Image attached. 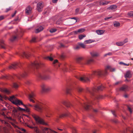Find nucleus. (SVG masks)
<instances>
[{
  "mask_svg": "<svg viewBox=\"0 0 133 133\" xmlns=\"http://www.w3.org/2000/svg\"><path fill=\"white\" fill-rule=\"evenodd\" d=\"M108 70H109L111 71H115V69L114 68H112L110 66L108 65L105 67L104 71L98 70L97 71H94L92 73V75H105L107 73V71Z\"/></svg>",
  "mask_w": 133,
  "mask_h": 133,
  "instance_id": "1",
  "label": "nucleus"
},
{
  "mask_svg": "<svg viewBox=\"0 0 133 133\" xmlns=\"http://www.w3.org/2000/svg\"><path fill=\"white\" fill-rule=\"evenodd\" d=\"M1 122L5 124V127H3L0 126V131H3V133H9V130L11 128V126L8 122L2 119L0 120Z\"/></svg>",
  "mask_w": 133,
  "mask_h": 133,
  "instance_id": "2",
  "label": "nucleus"
},
{
  "mask_svg": "<svg viewBox=\"0 0 133 133\" xmlns=\"http://www.w3.org/2000/svg\"><path fill=\"white\" fill-rule=\"evenodd\" d=\"M9 100L13 103L16 105H20L21 104L23 105L22 101L17 99L14 95L10 97Z\"/></svg>",
  "mask_w": 133,
  "mask_h": 133,
  "instance_id": "3",
  "label": "nucleus"
},
{
  "mask_svg": "<svg viewBox=\"0 0 133 133\" xmlns=\"http://www.w3.org/2000/svg\"><path fill=\"white\" fill-rule=\"evenodd\" d=\"M34 107L35 110L40 112H42L43 109L46 108L44 104L40 102L37 103Z\"/></svg>",
  "mask_w": 133,
  "mask_h": 133,
  "instance_id": "4",
  "label": "nucleus"
},
{
  "mask_svg": "<svg viewBox=\"0 0 133 133\" xmlns=\"http://www.w3.org/2000/svg\"><path fill=\"white\" fill-rule=\"evenodd\" d=\"M2 115H4L5 118H8V117H7L6 115L4 114V112L2 113ZM9 122L15 128H18V126L16 125L18 123L15 120L12 119L11 118H9Z\"/></svg>",
  "mask_w": 133,
  "mask_h": 133,
  "instance_id": "5",
  "label": "nucleus"
},
{
  "mask_svg": "<svg viewBox=\"0 0 133 133\" xmlns=\"http://www.w3.org/2000/svg\"><path fill=\"white\" fill-rule=\"evenodd\" d=\"M34 117L35 120L37 123L46 125H48L47 123H45L43 119L40 118L38 116L35 115Z\"/></svg>",
  "mask_w": 133,
  "mask_h": 133,
  "instance_id": "6",
  "label": "nucleus"
},
{
  "mask_svg": "<svg viewBox=\"0 0 133 133\" xmlns=\"http://www.w3.org/2000/svg\"><path fill=\"white\" fill-rule=\"evenodd\" d=\"M41 64V63L40 61L36 60L33 63H31L30 65V67L31 68H37L40 66Z\"/></svg>",
  "mask_w": 133,
  "mask_h": 133,
  "instance_id": "7",
  "label": "nucleus"
},
{
  "mask_svg": "<svg viewBox=\"0 0 133 133\" xmlns=\"http://www.w3.org/2000/svg\"><path fill=\"white\" fill-rule=\"evenodd\" d=\"M24 31L22 30H21L20 31V33H18L16 36H13L10 39L11 41H13L16 40L17 38H19L21 37L23 35V33L24 32Z\"/></svg>",
  "mask_w": 133,
  "mask_h": 133,
  "instance_id": "8",
  "label": "nucleus"
},
{
  "mask_svg": "<svg viewBox=\"0 0 133 133\" xmlns=\"http://www.w3.org/2000/svg\"><path fill=\"white\" fill-rule=\"evenodd\" d=\"M36 96V94L33 92H31V93L29 95V99L30 102L32 103H35V97Z\"/></svg>",
  "mask_w": 133,
  "mask_h": 133,
  "instance_id": "9",
  "label": "nucleus"
},
{
  "mask_svg": "<svg viewBox=\"0 0 133 133\" xmlns=\"http://www.w3.org/2000/svg\"><path fill=\"white\" fill-rule=\"evenodd\" d=\"M41 90L43 92H48L50 90V88L44 84H42L41 85Z\"/></svg>",
  "mask_w": 133,
  "mask_h": 133,
  "instance_id": "10",
  "label": "nucleus"
},
{
  "mask_svg": "<svg viewBox=\"0 0 133 133\" xmlns=\"http://www.w3.org/2000/svg\"><path fill=\"white\" fill-rule=\"evenodd\" d=\"M37 11L39 12L42 11L43 5L42 2H39L38 3L37 5Z\"/></svg>",
  "mask_w": 133,
  "mask_h": 133,
  "instance_id": "11",
  "label": "nucleus"
},
{
  "mask_svg": "<svg viewBox=\"0 0 133 133\" xmlns=\"http://www.w3.org/2000/svg\"><path fill=\"white\" fill-rule=\"evenodd\" d=\"M92 102L90 101L86 103H84L83 105V106L86 110L89 109L91 106L90 104Z\"/></svg>",
  "mask_w": 133,
  "mask_h": 133,
  "instance_id": "12",
  "label": "nucleus"
},
{
  "mask_svg": "<svg viewBox=\"0 0 133 133\" xmlns=\"http://www.w3.org/2000/svg\"><path fill=\"white\" fill-rule=\"evenodd\" d=\"M46 116L47 117H50L53 115V112L49 109H46Z\"/></svg>",
  "mask_w": 133,
  "mask_h": 133,
  "instance_id": "13",
  "label": "nucleus"
},
{
  "mask_svg": "<svg viewBox=\"0 0 133 133\" xmlns=\"http://www.w3.org/2000/svg\"><path fill=\"white\" fill-rule=\"evenodd\" d=\"M85 31V29L84 28H81L77 30L73 31V32L75 34H77L81 33Z\"/></svg>",
  "mask_w": 133,
  "mask_h": 133,
  "instance_id": "14",
  "label": "nucleus"
},
{
  "mask_svg": "<svg viewBox=\"0 0 133 133\" xmlns=\"http://www.w3.org/2000/svg\"><path fill=\"white\" fill-rule=\"evenodd\" d=\"M79 79L80 81L83 82H87L89 81V79L85 76L80 77Z\"/></svg>",
  "mask_w": 133,
  "mask_h": 133,
  "instance_id": "15",
  "label": "nucleus"
},
{
  "mask_svg": "<svg viewBox=\"0 0 133 133\" xmlns=\"http://www.w3.org/2000/svg\"><path fill=\"white\" fill-rule=\"evenodd\" d=\"M32 9L31 7L29 6L27 7L25 10V13L26 14L29 15L31 13Z\"/></svg>",
  "mask_w": 133,
  "mask_h": 133,
  "instance_id": "16",
  "label": "nucleus"
},
{
  "mask_svg": "<svg viewBox=\"0 0 133 133\" xmlns=\"http://www.w3.org/2000/svg\"><path fill=\"white\" fill-rule=\"evenodd\" d=\"M132 75V72L130 70L127 71L125 75V77L126 78H131Z\"/></svg>",
  "mask_w": 133,
  "mask_h": 133,
  "instance_id": "17",
  "label": "nucleus"
},
{
  "mask_svg": "<svg viewBox=\"0 0 133 133\" xmlns=\"http://www.w3.org/2000/svg\"><path fill=\"white\" fill-rule=\"evenodd\" d=\"M104 87L102 85H101L98 87L97 88H94L92 89V91L94 92H96L97 90H102L104 88Z\"/></svg>",
  "mask_w": 133,
  "mask_h": 133,
  "instance_id": "18",
  "label": "nucleus"
},
{
  "mask_svg": "<svg viewBox=\"0 0 133 133\" xmlns=\"http://www.w3.org/2000/svg\"><path fill=\"white\" fill-rule=\"evenodd\" d=\"M19 66V63H18L17 62L14 63V64H12L9 66V68L10 69L12 68L15 69L16 67L17 66Z\"/></svg>",
  "mask_w": 133,
  "mask_h": 133,
  "instance_id": "19",
  "label": "nucleus"
},
{
  "mask_svg": "<svg viewBox=\"0 0 133 133\" xmlns=\"http://www.w3.org/2000/svg\"><path fill=\"white\" fill-rule=\"evenodd\" d=\"M44 130L47 133H57L55 131L46 128H44Z\"/></svg>",
  "mask_w": 133,
  "mask_h": 133,
  "instance_id": "20",
  "label": "nucleus"
},
{
  "mask_svg": "<svg viewBox=\"0 0 133 133\" xmlns=\"http://www.w3.org/2000/svg\"><path fill=\"white\" fill-rule=\"evenodd\" d=\"M28 126L31 129H34V130L37 133H40V131L39 130L38 128L37 127H36L32 126L30 125H28Z\"/></svg>",
  "mask_w": 133,
  "mask_h": 133,
  "instance_id": "21",
  "label": "nucleus"
},
{
  "mask_svg": "<svg viewBox=\"0 0 133 133\" xmlns=\"http://www.w3.org/2000/svg\"><path fill=\"white\" fill-rule=\"evenodd\" d=\"M128 89V87L127 85H124L121 87L120 89V90L124 91H127Z\"/></svg>",
  "mask_w": 133,
  "mask_h": 133,
  "instance_id": "22",
  "label": "nucleus"
},
{
  "mask_svg": "<svg viewBox=\"0 0 133 133\" xmlns=\"http://www.w3.org/2000/svg\"><path fill=\"white\" fill-rule=\"evenodd\" d=\"M105 32L104 30H98L96 31V32L98 35H101L103 34Z\"/></svg>",
  "mask_w": 133,
  "mask_h": 133,
  "instance_id": "23",
  "label": "nucleus"
},
{
  "mask_svg": "<svg viewBox=\"0 0 133 133\" xmlns=\"http://www.w3.org/2000/svg\"><path fill=\"white\" fill-rule=\"evenodd\" d=\"M21 56L23 57L28 58L30 56V55L28 53L23 52L21 55Z\"/></svg>",
  "mask_w": 133,
  "mask_h": 133,
  "instance_id": "24",
  "label": "nucleus"
},
{
  "mask_svg": "<svg viewBox=\"0 0 133 133\" xmlns=\"http://www.w3.org/2000/svg\"><path fill=\"white\" fill-rule=\"evenodd\" d=\"M43 29V28L41 26H40L38 27V28L36 29V33H38L40 31H42Z\"/></svg>",
  "mask_w": 133,
  "mask_h": 133,
  "instance_id": "25",
  "label": "nucleus"
},
{
  "mask_svg": "<svg viewBox=\"0 0 133 133\" xmlns=\"http://www.w3.org/2000/svg\"><path fill=\"white\" fill-rule=\"evenodd\" d=\"M91 55L93 57H96L99 55V54L97 52H92L90 53Z\"/></svg>",
  "mask_w": 133,
  "mask_h": 133,
  "instance_id": "26",
  "label": "nucleus"
},
{
  "mask_svg": "<svg viewBox=\"0 0 133 133\" xmlns=\"http://www.w3.org/2000/svg\"><path fill=\"white\" fill-rule=\"evenodd\" d=\"M117 8V6L112 5L110 6L108 8V9H111L112 10H114Z\"/></svg>",
  "mask_w": 133,
  "mask_h": 133,
  "instance_id": "27",
  "label": "nucleus"
},
{
  "mask_svg": "<svg viewBox=\"0 0 133 133\" xmlns=\"http://www.w3.org/2000/svg\"><path fill=\"white\" fill-rule=\"evenodd\" d=\"M69 113L68 112L65 114H62L60 115L59 117L61 118L69 116Z\"/></svg>",
  "mask_w": 133,
  "mask_h": 133,
  "instance_id": "28",
  "label": "nucleus"
},
{
  "mask_svg": "<svg viewBox=\"0 0 133 133\" xmlns=\"http://www.w3.org/2000/svg\"><path fill=\"white\" fill-rule=\"evenodd\" d=\"M28 75V72L27 71H24L21 75V76L22 77H24Z\"/></svg>",
  "mask_w": 133,
  "mask_h": 133,
  "instance_id": "29",
  "label": "nucleus"
},
{
  "mask_svg": "<svg viewBox=\"0 0 133 133\" xmlns=\"http://www.w3.org/2000/svg\"><path fill=\"white\" fill-rule=\"evenodd\" d=\"M84 59V58L82 57H79L77 58L76 61L78 62H80Z\"/></svg>",
  "mask_w": 133,
  "mask_h": 133,
  "instance_id": "30",
  "label": "nucleus"
},
{
  "mask_svg": "<svg viewBox=\"0 0 133 133\" xmlns=\"http://www.w3.org/2000/svg\"><path fill=\"white\" fill-rule=\"evenodd\" d=\"M12 87L13 88L15 89H17L19 85L17 83L14 82L13 83Z\"/></svg>",
  "mask_w": 133,
  "mask_h": 133,
  "instance_id": "31",
  "label": "nucleus"
},
{
  "mask_svg": "<svg viewBox=\"0 0 133 133\" xmlns=\"http://www.w3.org/2000/svg\"><path fill=\"white\" fill-rule=\"evenodd\" d=\"M116 44L118 46H122L124 44V43L123 42H116Z\"/></svg>",
  "mask_w": 133,
  "mask_h": 133,
  "instance_id": "32",
  "label": "nucleus"
},
{
  "mask_svg": "<svg viewBox=\"0 0 133 133\" xmlns=\"http://www.w3.org/2000/svg\"><path fill=\"white\" fill-rule=\"evenodd\" d=\"M94 61V59L92 58H90L88 59L87 61V63L89 64L92 62Z\"/></svg>",
  "mask_w": 133,
  "mask_h": 133,
  "instance_id": "33",
  "label": "nucleus"
},
{
  "mask_svg": "<svg viewBox=\"0 0 133 133\" xmlns=\"http://www.w3.org/2000/svg\"><path fill=\"white\" fill-rule=\"evenodd\" d=\"M0 42L1 43V47L3 48H5V46L4 44V42L3 41L1 40L0 41Z\"/></svg>",
  "mask_w": 133,
  "mask_h": 133,
  "instance_id": "34",
  "label": "nucleus"
},
{
  "mask_svg": "<svg viewBox=\"0 0 133 133\" xmlns=\"http://www.w3.org/2000/svg\"><path fill=\"white\" fill-rule=\"evenodd\" d=\"M120 23L118 22H115L114 23V26L115 27H118L120 26Z\"/></svg>",
  "mask_w": 133,
  "mask_h": 133,
  "instance_id": "35",
  "label": "nucleus"
},
{
  "mask_svg": "<svg viewBox=\"0 0 133 133\" xmlns=\"http://www.w3.org/2000/svg\"><path fill=\"white\" fill-rule=\"evenodd\" d=\"M127 15L128 17H133V11H132L129 12L127 14Z\"/></svg>",
  "mask_w": 133,
  "mask_h": 133,
  "instance_id": "36",
  "label": "nucleus"
},
{
  "mask_svg": "<svg viewBox=\"0 0 133 133\" xmlns=\"http://www.w3.org/2000/svg\"><path fill=\"white\" fill-rule=\"evenodd\" d=\"M77 89V90L78 92L79 93L81 92L83 90V89H82V88L79 87H78Z\"/></svg>",
  "mask_w": 133,
  "mask_h": 133,
  "instance_id": "37",
  "label": "nucleus"
},
{
  "mask_svg": "<svg viewBox=\"0 0 133 133\" xmlns=\"http://www.w3.org/2000/svg\"><path fill=\"white\" fill-rule=\"evenodd\" d=\"M3 91L7 94H9L10 93L9 91L6 89H3Z\"/></svg>",
  "mask_w": 133,
  "mask_h": 133,
  "instance_id": "38",
  "label": "nucleus"
},
{
  "mask_svg": "<svg viewBox=\"0 0 133 133\" xmlns=\"http://www.w3.org/2000/svg\"><path fill=\"white\" fill-rule=\"evenodd\" d=\"M85 36L86 35H79L78 37L81 40L84 37H85Z\"/></svg>",
  "mask_w": 133,
  "mask_h": 133,
  "instance_id": "39",
  "label": "nucleus"
},
{
  "mask_svg": "<svg viewBox=\"0 0 133 133\" xmlns=\"http://www.w3.org/2000/svg\"><path fill=\"white\" fill-rule=\"evenodd\" d=\"M45 59L47 60L49 59L51 61H52L53 60V58L51 57H50L49 56H47L45 57Z\"/></svg>",
  "mask_w": 133,
  "mask_h": 133,
  "instance_id": "40",
  "label": "nucleus"
},
{
  "mask_svg": "<svg viewBox=\"0 0 133 133\" xmlns=\"http://www.w3.org/2000/svg\"><path fill=\"white\" fill-rule=\"evenodd\" d=\"M71 89L70 88H68L66 89V92L67 94H70Z\"/></svg>",
  "mask_w": 133,
  "mask_h": 133,
  "instance_id": "41",
  "label": "nucleus"
},
{
  "mask_svg": "<svg viewBox=\"0 0 133 133\" xmlns=\"http://www.w3.org/2000/svg\"><path fill=\"white\" fill-rule=\"evenodd\" d=\"M79 45L83 48H85V45L83 43H80L79 44Z\"/></svg>",
  "mask_w": 133,
  "mask_h": 133,
  "instance_id": "42",
  "label": "nucleus"
},
{
  "mask_svg": "<svg viewBox=\"0 0 133 133\" xmlns=\"http://www.w3.org/2000/svg\"><path fill=\"white\" fill-rule=\"evenodd\" d=\"M62 103L64 105H66L68 107H70V106H68L67 105L68 102L66 101H63L62 102Z\"/></svg>",
  "mask_w": 133,
  "mask_h": 133,
  "instance_id": "43",
  "label": "nucleus"
},
{
  "mask_svg": "<svg viewBox=\"0 0 133 133\" xmlns=\"http://www.w3.org/2000/svg\"><path fill=\"white\" fill-rule=\"evenodd\" d=\"M92 42V40L91 39H89L88 40H86L84 41V43L85 44H88Z\"/></svg>",
  "mask_w": 133,
  "mask_h": 133,
  "instance_id": "44",
  "label": "nucleus"
},
{
  "mask_svg": "<svg viewBox=\"0 0 133 133\" xmlns=\"http://www.w3.org/2000/svg\"><path fill=\"white\" fill-rule=\"evenodd\" d=\"M38 77L40 79H44L45 77L42 75L39 74L38 75Z\"/></svg>",
  "mask_w": 133,
  "mask_h": 133,
  "instance_id": "45",
  "label": "nucleus"
},
{
  "mask_svg": "<svg viewBox=\"0 0 133 133\" xmlns=\"http://www.w3.org/2000/svg\"><path fill=\"white\" fill-rule=\"evenodd\" d=\"M109 3V2L108 1H104L102 2L101 3L102 5H105L108 4Z\"/></svg>",
  "mask_w": 133,
  "mask_h": 133,
  "instance_id": "46",
  "label": "nucleus"
},
{
  "mask_svg": "<svg viewBox=\"0 0 133 133\" xmlns=\"http://www.w3.org/2000/svg\"><path fill=\"white\" fill-rule=\"evenodd\" d=\"M5 98L4 96L1 95L0 94V100L1 101H3V100Z\"/></svg>",
  "mask_w": 133,
  "mask_h": 133,
  "instance_id": "47",
  "label": "nucleus"
},
{
  "mask_svg": "<svg viewBox=\"0 0 133 133\" xmlns=\"http://www.w3.org/2000/svg\"><path fill=\"white\" fill-rule=\"evenodd\" d=\"M18 111V109L17 108H14L12 110V111L14 113H16Z\"/></svg>",
  "mask_w": 133,
  "mask_h": 133,
  "instance_id": "48",
  "label": "nucleus"
},
{
  "mask_svg": "<svg viewBox=\"0 0 133 133\" xmlns=\"http://www.w3.org/2000/svg\"><path fill=\"white\" fill-rule=\"evenodd\" d=\"M74 48L75 50H78L80 48V46L79 45H77L75 46Z\"/></svg>",
  "mask_w": 133,
  "mask_h": 133,
  "instance_id": "49",
  "label": "nucleus"
},
{
  "mask_svg": "<svg viewBox=\"0 0 133 133\" xmlns=\"http://www.w3.org/2000/svg\"><path fill=\"white\" fill-rule=\"evenodd\" d=\"M56 30L55 29H51L50 30V31L51 33H53L55 32L56 31Z\"/></svg>",
  "mask_w": 133,
  "mask_h": 133,
  "instance_id": "50",
  "label": "nucleus"
},
{
  "mask_svg": "<svg viewBox=\"0 0 133 133\" xmlns=\"http://www.w3.org/2000/svg\"><path fill=\"white\" fill-rule=\"evenodd\" d=\"M112 55V53L111 52H109L107 54H105L104 55V57L106 56L107 55L110 56Z\"/></svg>",
  "mask_w": 133,
  "mask_h": 133,
  "instance_id": "51",
  "label": "nucleus"
},
{
  "mask_svg": "<svg viewBox=\"0 0 133 133\" xmlns=\"http://www.w3.org/2000/svg\"><path fill=\"white\" fill-rule=\"evenodd\" d=\"M21 130L23 132H19V133H27L26 132L25 130L23 129H22Z\"/></svg>",
  "mask_w": 133,
  "mask_h": 133,
  "instance_id": "52",
  "label": "nucleus"
},
{
  "mask_svg": "<svg viewBox=\"0 0 133 133\" xmlns=\"http://www.w3.org/2000/svg\"><path fill=\"white\" fill-rule=\"evenodd\" d=\"M36 38L35 37H33L32 38V39L31 41V42H35Z\"/></svg>",
  "mask_w": 133,
  "mask_h": 133,
  "instance_id": "53",
  "label": "nucleus"
},
{
  "mask_svg": "<svg viewBox=\"0 0 133 133\" xmlns=\"http://www.w3.org/2000/svg\"><path fill=\"white\" fill-rule=\"evenodd\" d=\"M26 110L27 112H29L30 111V109L27 107H25Z\"/></svg>",
  "mask_w": 133,
  "mask_h": 133,
  "instance_id": "54",
  "label": "nucleus"
},
{
  "mask_svg": "<svg viewBox=\"0 0 133 133\" xmlns=\"http://www.w3.org/2000/svg\"><path fill=\"white\" fill-rule=\"evenodd\" d=\"M26 106L28 107H33V105H32L29 103H28L27 104Z\"/></svg>",
  "mask_w": 133,
  "mask_h": 133,
  "instance_id": "55",
  "label": "nucleus"
},
{
  "mask_svg": "<svg viewBox=\"0 0 133 133\" xmlns=\"http://www.w3.org/2000/svg\"><path fill=\"white\" fill-rule=\"evenodd\" d=\"M113 114L116 117V116L115 114V111L114 110H112L111 111Z\"/></svg>",
  "mask_w": 133,
  "mask_h": 133,
  "instance_id": "56",
  "label": "nucleus"
},
{
  "mask_svg": "<svg viewBox=\"0 0 133 133\" xmlns=\"http://www.w3.org/2000/svg\"><path fill=\"white\" fill-rule=\"evenodd\" d=\"M128 42V39H125L123 41V42L124 43V44L127 43Z\"/></svg>",
  "mask_w": 133,
  "mask_h": 133,
  "instance_id": "57",
  "label": "nucleus"
},
{
  "mask_svg": "<svg viewBox=\"0 0 133 133\" xmlns=\"http://www.w3.org/2000/svg\"><path fill=\"white\" fill-rule=\"evenodd\" d=\"M58 62V61L56 59V60H55L53 62V64H55L56 63H57Z\"/></svg>",
  "mask_w": 133,
  "mask_h": 133,
  "instance_id": "58",
  "label": "nucleus"
},
{
  "mask_svg": "<svg viewBox=\"0 0 133 133\" xmlns=\"http://www.w3.org/2000/svg\"><path fill=\"white\" fill-rule=\"evenodd\" d=\"M79 8H77L76 9V14H78L79 11Z\"/></svg>",
  "mask_w": 133,
  "mask_h": 133,
  "instance_id": "59",
  "label": "nucleus"
},
{
  "mask_svg": "<svg viewBox=\"0 0 133 133\" xmlns=\"http://www.w3.org/2000/svg\"><path fill=\"white\" fill-rule=\"evenodd\" d=\"M128 110H129V111L131 113L132 112V111L131 109L129 107H128Z\"/></svg>",
  "mask_w": 133,
  "mask_h": 133,
  "instance_id": "60",
  "label": "nucleus"
},
{
  "mask_svg": "<svg viewBox=\"0 0 133 133\" xmlns=\"http://www.w3.org/2000/svg\"><path fill=\"white\" fill-rule=\"evenodd\" d=\"M58 0H52V2L53 3H56Z\"/></svg>",
  "mask_w": 133,
  "mask_h": 133,
  "instance_id": "61",
  "label": "nucleus"
},
{
  "mask_svg": "<svg viewBox=\"0 0 133 133\" xmlns=\"http://www.w3.org/2000/svg\"><path fill=\"white\" fill-rule=\"evenodd\" d=\"M72 133H76V130L75 129H73L72 130Z\"/></svg>",
  "mask_w": 133,
  "mask_h": 133,
  "instance_id": "62",
  "label": "nucleus"
},
{
  "mask_svg": "<svg viewBox=\"0 0 133 133\" xmlns=\"http://www.w3.org/2000/svg\"><path fill=\"white\" fill-rule=\"evenodd\" d=\"M4 17L3 16H0V21L4 19Z\"/></svg>",
  "mask_w": 133,
  "mask_h": 133,
  "instance_id": "63",
  "label": "nucleus"
},
{
  "mask_svg": "<svg viewBox=\"0 0 133 133\" xmlns=\"http://www.w3.org/2000/svg\"><path fill=\"white\" fill-rule=\"evenodd\" d=\"M17 109H18V110H21V111H22V110H24L22 108L20 107H19Z\"/></svg>",
  "mask_w": 133,
  "mask_h": 133,
  "instance_id": "64",
  "label": "nucleus"
}]
</instances>
